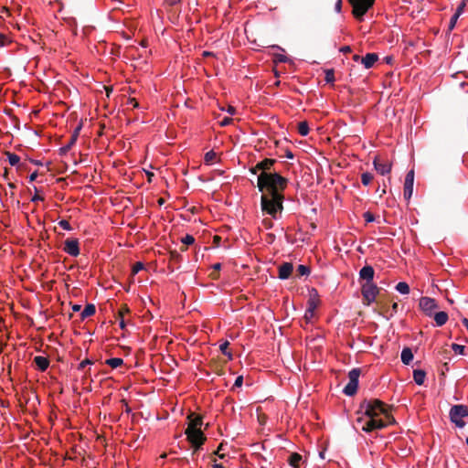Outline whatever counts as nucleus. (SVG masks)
Returning <instances> with one entry per match:
<instances>
[{
    "label": "nucleus",
    "instance_id": "1",
    "mask_svg": "<svg viewBox=\"0 0 468 468\" xmlns=\"http://www.w3.org/2000/svg\"><path fill=\"white\" fill-rule=\"evenodd\" d=\"M257 186L261 192H267L261 197V210L277 218L278 212L283 209L282 191L287 186V179L278 173H263L258 176Z\"/></svg>",
    "mask_w": 468,
    "mask_h": 468
},
{
    "label": "nucleus",
    "instance_id": "2",
    "mask_svg": "<svg viewBox=\"0 0 468 468\" xmlns=\"http://www.w3.org/2000/svg\"><path fill=\"white\" fill-rule=\"evenodd\" d=\"M388 408L383 401L375 399L371 400L365 399L360 404V410L368 420L363 424L362 430L366 432H370L375 430H381L387 427V424L382 419H377L378 416L383 414Z\"/></svg>",
    "mask_w": 468,
    "mask_h": 468
},
{
    "label": "nucleus",
    "instance_id": "3",
    "mask_svg": "<svg viewBox=\"0 0 468 468\" xmlns=\"http://www.w3.org/2000/svg\"><path fill=\"white\" fill-rule=\"evenodd\" d=\"M449 415L452 423L458 428H463L465 422L463 419L468 416V407L463 404L453 405L450 410Z\"/></svg>",
    "mask_w": 468,
    "mask_h": 468
},
{
    "label": "nucleus",
    "instance_id": "4",
    "mask_svg": "<svg viewBox=\"0 0 468 468\" xmlns=\"http://www.w3.org/2000/svg\"><path fill=\"white\" fill-rule=\"evenodd\" d=\"M379 291L380 289L373 282H365L361 288L364 303L370 305L374 303Z\"/></svg>",
    "mask_w": 468,
    "mask_h": 468
},
{
    "label": "nucleus",
    "instance_id": "5",
    "mask_svg": "<svg viewBox=\"0 0 468 468\" xmlns=\"http://www.w3.org/2000/svg\"><path fill=\"white\" fill-rule=\"evenodd\" d=\"M375 0H350L353 10L352 14L356 18L361 20L367 10L374 5Z\"/></svg>",
    "mask_w": 468,
    "mask_h": 468
},
{
    "label": "nucleus",
    "instance_id": "6",
    "mask_svg": "<svg viewBox=\"0 0 468 468\" xmlns=\"http://www.w3.org/2000/svg\"><path fill=\"white\" fill-rule=\"evenodd\" d=\"M185 433L187 437V441L194 447V452H193V454H194L204 444L207 438L201 430L186 429Z\"/></svg>",
    "mask_w": 468,
    "mask_h": 468
},
{
    "label": "nucleus",
    "instance_id": "7",
    "mask_svg": "<svg viewBox=\"0 0 468 468\" xmlns=\"http://www.w3.org/2000/svg\"><path fill=\"white\" fill-rule=\"evenodd\" d=\"M361 374L360 368H353L348 373L349 381L344 388V393L346 396H354L357 391L358 378Z\"/></svg>",
    "mask_w": 468,
    "mask_h": 468
},
{
    "label": "nucleus",
    "instance_id": "8",
    "mask_svg": "<svg viewBox=\"0 0 468 468\" xmlns=\"http://www.w3.org/2000/svg\"><path fill=\"white\" fill-rule=\"evenodd\" d=\"M275 162V159L265 158L259 162L254 167H251L250 171L254 175L257 174V172L260 170L261 171L260 175H262L263 173H270L269 171L271 169Z\"/></svg>",
    "mask_w": 468,
    "mask_h": 468
},
{
    "label": "nucleus",
    "instance_id": "9",
    "mask_svg": "<svg viewBox=\"0 0 468 468\" xmlns=\"http://www.w3.org/2000/svg\"><path fill=\"white\" fill-rule=\"evenodd\" d=\"M413 184H414V171L410 170L407 173L404 183V191L403 196L406 200H409L413 192Z\"/></svg>",
    "mask_w": 468,
    "mask_h": 468
},
{
    "label": "nucleus",
    "instance_id": "10",
    "mask_svg": "<svg viewBox=\"0 0 468 468\" xmlns=\"http://www.w3.org/2000/svg\"><path fill=\"white\" fill-rule=\"evenodd\" d=\"M373 165L377 172L382 176H385L391 171V164L388 161H384L378 155L374 158Z\"/></svg>",
    "mask_w": 468,
    "mask_h": 468
},
{
    "label": "nucleus",
    "instance_id": "11",
    "mask_svg": "<svg viewBox=\"0 0 468 468\" xmlns=\"http://www.w3.org/2000/svg\"><path fill=\"white\" fill-rule=\"evenodd\" d=\"M63 250L70 256L80 255L79 240L77 239H67L64 242Z\"/></svg>",
    "mask_w": 468,
    "mask_h": 468
},
{
    "label": "nucleus",
    "instance_id": "12",
    "mask_svg": "<svg viewBox=\"0 0 468 468\" xmlns=\"http://www.w3.org/2000/svg\"><path fill=\"white\" fill-rule=\"evenodd\" d=\"M420 309L429 316L431 315L432 310L438 307L436 301L430 297H421L419 303Z\"/></svg>",
    "mask_w": 468,
    "mask_h": 468
},
{
    "label": "nucleus",
    "instance_id": "13",
    "mask_svg": "<svg viewBox=\"0 0 468 468\" xmlns=\"http://www.w3.org/2000/svg\"><path fill=\"white\" fill-rule=\"evenodd\" d=\"M292 270H293L292 263L283 262L282 264H281L279 266L278 277L282 280H286L291 276Z\"/></svg>",
    "mask_w": 468,
    "mask_h": 468
},
{
    "label": "nucleus",
    "instance_id": "14",
    "mask_svg": "<svg viewBox=\"0 0 468 468\" xmlns=\"http://www.w3.org/2000/svg\"><path fill=\"white\" fill-rule=\"evenodd\" d=\"M80 130H81V125H79L75 128V130L73 131V133L70 136L69 143L60 148V152L62 154L69 152L71 149V147L75 144V143L79 137Z\"/></svg>",
    "mask_w": 468,
    "mask_h": 468
},
{
    "label": "nucleus",
    "instance_id": "15",
    "mask_svg": "<svg viewBox=\"0 0 468 468\" xmlns=\"http://www.w3.org/2000/svg\"><path fill=\"white\" fill-rule=\"evenodd\" d=\"M375 271L372 266L366 265L359 271V277L365 280V282H373Z\"/></svg>",
    "mask_w": 468,
    "mask_h": 468
},
{
    "label": "nucleus",
    "instance_id": "16",
    "mask_svg": "<svg viewBox=\"0 0 468 468\" xmlns=\"http://www.w3.org/2000/svg\"><path fill=\"white\" fill-rule=\"evenodd\" d=\"M187 418L189 420V423L186 429L201 430V426L203 424V419L201 416L190 413Z\"/></svg>",
    "mask_w": 468,
    "mask_h": 468
},
{
    "label": "nucleus",
    "instance_id": "17",
    "mask_svg": "<svg viewBox=\"0 0 468 468\" xmlns=\"http://www.w3.org/2000/svg\"><path fill=\"white\" fill-rule=\"evenodd\" d=\"M378 56L376 53H367L365 57L361 58L362 64L366 69H370L373 65L378 61Z\"/></svg>",
    "mask_w": 468,
    "mask_h": 468
},
{
    "label": "nucleus",
    "instance_id": "18",
    "mask_svg": "<svg viewBox=\"0 0 468 468\" xmlns=\"http://www.w3.org/2000/svg\"><path fill=\"white\" fill-rule=\"evenodd\" d=\"M34 363L40 371H45L49 366V360L46 356H37L34 358Z\"/></svg>",
    "mask_w": 468,
    "mask_h": 468
},
{
    "label": "nucleus",
    "instance_id": "19",
    "mask_svg": "<svg viewBox=\"0 0 468 468\" xmlns=\"http://www.w3.org/2000/svg\"><path fill=\"white\" fill-rule=\"evenodd\" d=\"M413 360V353L410 347H404L401 352V361L404 365H410Z\"/></svg>",
    "mask_w": 468,
    "mask_h": 468
},
{
    "label": "nucleus",
    "instance_id": "20",
    "mask_svg": "<svg viewBox=\"0 0 468 468\" xmlns=\"http://www.w3.org/2000/svg\"><path fill=\"white\" fill-rule=\"evenodd\" d=\"M426 372L422 369H415L413 371V379L417 385H422L424 383Z\"/></svg>",
    "mask_w": 468,
    "mask_h": 468
},
{
    "label": "nucleus",
    "instance_id": "21",
    "mask_svg": "<svg viewBox=\"0 0 468 468\" xmlns=\"http://www.w3.org/2000/svg\"><path fill=\"white\" fill-rule=\"evenodd\" d=\"M448 320V314L445 312H438L434 314V321L438 326H442Z\"/></svg>",
    "mask_w": 468,
    "mask_h": 468
},
{
    "label": "nucleus",
    "instance_id": "22",
    "mask_svg": "<svg viewBox=\"0 0 468 468\" xmlns=\"http://www.w3.org/2000/svg\"><path fill=\"white\" fill-rule=\"evenodd\" d=\"M95 312H96L95 305L92 303H89L84 307L83 311L81 312L80 318L82 320H84L87 317L93 315L95 314Z\"/></svg>",
    "mask_w": 468,
    "mask_h": 468
},
{
    "label": "nucleus",
    "instance_id": "23",
    "mask_svg": "<svg viewBox=\"0 0 468 468\" xmlns=\"http://www.w3.org/2000/svg\"><path fill=\"white\" fill-rule=\"evenodd\" d=\"M302 459L303 458L301 454L293 452L289 456L288 462L290 465L292 466L293 468H299Z\"/></svg>",
    "mask_w": 468,
    "mask_h": 468
},
{
    "label": "nucleus",
    "instance_id": "24",
    "mask_svg": "<svg viewBox=\"0 0 468 468\" xmlns=\"http://www.w3.org/2000/svg\"><path fill=\"white\" fill-rule=\"evenodd\" d=\"M106 364L112 368H116L123 364L122 358L113 357L106 360Z\"/></svg>",
    "mask_w": 468,
    "mask_h": 468
},
{
    "label": "nucleus",
    "instance_id": "25",
    "mask_svg": "<svg viewBox=\"0 0 468 468\" xmlns=\"http://www.w3.org/2000/svg\"><path fill=\"white\" fill-rule=\"evenodd\" d=\"M396 290L402 294H408L410 292V286L407 282H400L396 285Z\"/></svg>",
    "mask_w": 468,
    "mask_h": 468
},
{
    "label": "nucleus",
    "instance_id": "26",
    "mask_svg": "<svg viewBox=\"0 0 468 468\" xmlns=\"http://www.w3.org/2000/svg\"><path fill=\"white\" fill-rule=\"evenodd\" d=\"M5 154L8 158V162L11 165H16L19 163L20 157L17 154L10 153V152H6Z\"/></svg>",
    "mask_w": 468,
    "mask_h": 468
},
{
    "label": "nucleus",
    "instance_id": "27",
    "mask_svg": "<svg viewBox=\"0 0 468 468\" xmlns=\"http://www.w3.org/2000/svg\"><path fill=\"white\" fill-rule=\"evenodd\" d=\"M385 417L384 422L388 425L395 423L394 417L390 414V408L388 407L382 414Z\"/></svg>",
    "mask_w": 468,
    "mask_h": 468
},
{
    "label": "nucleus",
    "instance_id": "28",
    "mask_svg": "<svg viewBox=\"0 0 468 468\" xmlns=\"http://www.w3.org/2000/svg\"><path fill=\"white\" fill-rule=\"evenodd\" d=\"M298 133L302 136H305V135L308 134V133H309V126H308V123L306 122H301L298 124Z\"/></svg>",
    "mask_w": 468,
    "mask_h": 468
},
{
    "label": "nucleus",
    "instance_id": "29",
    "mask_svg": "<svg viewBox=\"0 0 468 468\" xmlns=\"http://www.w3.org/2000/svg\"><path fill=\"white\" fill-rule=\"evenodd\" d=\"M310 274V268L306 265H299L296 270V275L302 277Z\"/></svg>",
    "mask_w": 468,
    "mask_h": 468
},
{
    "label": "nucleus",
    "instance_id": "30",
    "mask_svg": "<svg viewBox=\"0 0 468 468\" xmlns=\"http://www.w3.org/2000/svg\"><path fill=\"white\" fill-rule=\"evenodd\" d=\"M229 342L225 341L224 343L220 344L219 349L224 355L228 356L229 360H231L232 354H231V352L229 351Z\"/></svg>",
    "mask_w": 468,
    "mask_h": 468
},
{
    "label": "nucleus",
    "instance_id": "31",
    "mask_svg": "<svg viewBox=\"0 0 468 468\" xmlns=\"http://www.w3.org/2000/svg\"><path fill=\"white\" fill-rule=\"evenodd\" d=\"M373 180V175L371 173L366 172L361 175V182L364 186H368Z\"/></svg>",
    "mask_w": 468,
    "mask_h": 468
},
{
    "label": "nucleus",
    "instance_id": "32",
    "mask_svg": "<svg viewBox=\"0 0 468 468\" xmlns=\"http://www.w3.org/2000/svg\"><path fill=\"white\" fill-rule=\"evenodd\" d=\"M325 77L324 80L327 83H333L335 81V71L333 69H328L324 70Z\"/></svg>",
    "mask_w": 468,
    "mask_h": 468
},
{
    "label": "nucleus",
    "instance_id": "33",
    "mask_svg": "<svg viewBox=\"0 0 468 468\" xmlns=\"http://www.w3.org/2000/svg\"><path fill=\"white\" fill-rule=\"evenodd\" d=\"M216 157H217V154L213 150L208 151L207 153H206L205 157H204L205 163L210 164L216 159Z\"/></svg>",
    "mask_w": 468,
    "mask_h": 468
},
{
    "label": "nucleus",
    "instance_id": "34",
    "mask_svg": "<svg viewBox=\"0 0 468 468\" xmlns=\"http://www.w3.org/2000/svg\"><path fill=\"white\" fill-rule=\"evenodd\" d=\"M213 271L210 273V277L213 279V280H217L218 278V271L219 270L221 269V264L220 263H215L213 266Z\"/></svg>",
    "mask_w": 468,
    "mask_h": 468
},
{
    "label": "nucleus",
    "instance_id": "35",
    "mask_svg": "<svg viewBox=\"0 0 468 468\" xmlns=\"http://www.w3.org/2000/svg\"><path fill=\"white\" fill-rule=\"evenodd\" d=\"M144 263L141 262V261H138L136 262L133 266V269H132V274L133 275H135L136 273H138L140 271H142L144 269Z\"/></svg>",
    "mask_w": 468,
    "mask_h": 468
},
{
    "label": "nucleus",
    "instance_id": "36",
    "mask_svg": "<svg viewBox=\"0 0 468 468\" xmlns=\"http://www.w3.org/2000/svg\"><path fill=\"white\" fill-rule=\"evenodd\" d=\"M184 245H192L195 242V239L192 235H186L181 239Z\"/></svg>",
    "mask_w": 468,
    "mask_h": 468
},
{
    "label": "nucleus",
    "instance_id": "37",
    "mask_svg": "<svg viewBox=\"0 0 468 468\" xmlns=\"http://www.w3.org/2000/svg\"><path fill=\"white\" fill-rule=\"evenodd\" d=\"M130 312L129 307L126 304L122 305L121 309L118 312V318H124V314Z\"/></svg>",
    "mask_w": 468,
    "mask_h": 468
},
{
    "label": "nucleus",
    "instance_id": "38",
    "mask_svg": "<svg viewBox=\"0 0 468 468\" xmlns=\"http://www.w3.org/2000/svg\"><path fill=\"white\" fill-rule=\"evenodd\" d=\"M58 225L63 229H66V230H71L72 228L70 226V224L69 223L68 220L66 219H62L58 222Z\"/></svg>",
    "mask_w": 468,
    "mask_h": 468
},
{
    "label": "nucleus",
    "instance_id": "39",
    "mask_svg": "<svg viewBox=\"0 0 468 468\" xmlns=\"http://www.w3.org/2000/svg\"><path fill=\"white\" fill-rule=\"evenodd\" d=\"M288 60H289V58L282 54H276L274 56L275 62H287Z\"/></svg>",
    "mask_w": 468,
    "mask_h": 468
},
{
    "label": "nucleus",
    "instance_id": "40",
    "mask_svg": "<svg viewBox=\"0 0 468 468\" xmlns=\"http://www.w3.org/2000/svg\"><path fill=\"white\" fill-rule=\"evenodd\" d=\"M363 217H364L365 220L368 223L373 222L375 220L374 215L369 211L365 212Z\"/></svg>",
    "mask_w": 468,
    "mask_h": 468
},
{
    "label": "nucleus",
    "instance_id": "41",
    "mask_svg": "<svg viewBox=\"0 0 468 468\" xmlns=\"http://www.w3.org/2000/svg\"><path fill=\"white\" fill-rule=\"evenodd\" d=\"M466 5V0H463L460 5H458L455 14H458V16H461V14L463 12L464 7Z\"/></svg>",
    "mask_w": 468,
    "mask_h": 468
},
{
    "label": "nucleus",
    "instance_id": "42",
    "mask_svg": "<svg viewBox=\"0 0 468 468\" xmlns=\"http://www.w3.org/2000/svg\"><path fill=\"white\" fill-rule=\"evenodd\" d=\"M460 16H458V14H455L452 16L451 20H450V24H449V28L452 30L454 27H455V24L458 20Z\"/></svg>",
    "mask_w": 468,
    "mask_h": 468
},
{
    "label": "nucleus",
    "instance_id": "43",
    "mask_svg": "<svg viewBox=\"0 0 468 468\" xmlns=\"http://www.w3.org/2000/svg\"><path fill=\"white\" fill-rule=\"evenodd\" d=\"M262 225L265 229H270L273 227V222L271 218H264L262 220Z\"/></svg>",
    "mask_w": 468,
    "mask_h": 468
},
{
    "label": "nucleus",
    "instance_id": "44",
    "mask_svg": "<svg viewBox=\"0 0 468 468\" xmlns=\"http://www.w3.org/2000/svg\"><path fill=\"white\" fill-rule=\"evenodd\" d=\"M452 348L454 350L455 353L463 354L464 350V346L457 344H452Z\"/></svg>",
    "mask_w": 468,
    "mask_h": 468
},
{
    "label": "nucleus",
    "instance_id": "45",
    "mask_svg": "<svg viewBox=\"0 0 468 468\" xmlns=\"http://www.w3.org/2000/svg\"><path fill=\"white\" fill-rule=\"evenodd\" d=\"M242 384H243V377L242 376H239L236 378L235 382H234L233 388H239V387L242 386Z\"/></svg>",
    "mask_w": 468,
    "mask_h": 468
},
{
    "label": "nucleus",
    "instance_id": "46",
    "mask_svg": "<svg viewBox=\"0 0 468 468\" xmlns=\"http://www.w3.org/2000/svg\"><path fill=\"white\" fill-rule=\"evenodd\" d=\"M93 362L90 359H85L83 361H81L79 365V369L80 370H82L87 365H91Z\"/></svg>",
    "mask_w": 468,
    "mask_h": 468
},
{
    "label": "nucleus",
    "instance_id": "47",
    "mask_svg": "<svg viewBox=\"0 0 468 468\" xmlns=\"http://www.w3.org/2000/svg\"><path fill=\"white\" fill-rule=\"evenodd\" d=\"M314 316L313 311L310 309V307L307 308L304 314V319L309 322L310 319Z\"/></svg>",
    "mask_w": 468,
    "mask_h": 468
},
{
    "label": "nucleus",
    "instance_id": "48",
    "mask_svg": "<svg viewBox=\"0 0 468 468\" xmlns=\"http://www.w3.org/2000/svg\"><path fill=\"white\" fill-rule=\"evenodd\" d=\"M342 5H343L342 0H337V1L335 2V12H337V13H340V12H341V10H342Z\"/></svg>",
    "mask_w": 468,
    "mask_h": 468
},
{
    "label": "nucleus",
    "instance_id": "49",
    "mask_svg": "<svg viewBox=\"0 0 468 468\" xmlns=\"http://www.w3.org/2000/svg\"><path fill=\"white\" fill-rule=\"evenodd\" d=\"M399 305L397 303H394L391 306V313L389 315H387L386 317L388 318L389 316H392L394 314L398 312Z\"/></svg>",
    "mask_w": 468,
    "mask_h": 468
},
{
    "label": "nucleus",
    "instance_id": "50",
    "mask_svg": "<svg viewBox=\"0 0 468 468\" xmlns=\"http://www.w3.org/2000/svg\"><path fill=\"white\" fill-rule=\"evenodd\" d=\"M223 450V443H220L218 447L217 451L215 452V454H217L220 459H223L225 457L224 454H221L220 452Z\"/></svg>",
    "mask_w": 468,
    "mask_h": 468
},
{
    "label": "nucleus",
    "instance_id": "51",
    "mask_svg": "<svg viewBox=\"0 0 468 468\" xmlns=\"http://www.w3.org/2000/svg\"><path fill=\"white\" fill-rule=\"evenodd\" d=\"M231 122H232V119H231V118L225 117V118L220 122V125H221V126H227V125H229Z\"/></svg>",
    "mask_w": 468,
    "mask_h": 468
},
{
    "label": "nucleus",
    "instance_id": "52",
    "mask_svg": "<svg viewBox=\"0 0 468 468\" xmlns=\"http://www.w3.org/2000/svg\"><path fill=\"white\" fill-rule=\"evenodd\" d=\"M170 255H171V258L173 260H175V261H178L180 259V257H181L180 254L177 251H176V250L171 251Z\"/></svg>",
    "mask_w": 468,
    "mask_h": 468
},
{
    "label": "nucleus",
    "instance_id": "53",
    "mask_svg": "<svg viewBox=\"0 0 468 468\" xmlns=\"http://www.w3.org/2000/svg\"><path fill=\"white\" fill-rule=\"evenodd\" d=\"M165 3L168 5H176L181 2V0H164Z\"/></svg>",
    "mask_w": 468,
    "mask_h": 468
},
{
    "label": "nucleus",
    "instance_id": "54",
    "mask_svg": "<svg viewBox=\"0 0 468 468\" xmlns=\"http://www.w3.org/2000/svg\"><path fill=\"white\" fill-rule=\"evenodd\" d=\"M128 103L132 104L133 107H134V108H137L139 106V103L137 102V101L134 98H129Z\"/></svg>",
    "mask_w": 468,
    "mask_h": 468
},
{
    "label": "nucleus",
    "instance_id": "55",
    "mask_svg": "<svg viewBox=\"0 0 468 468\" xmlns=\"http://www.w3.org/2000/svg\"><path fill=\"white\" fill-rule=\"evenodd\" d=\"M340 51L343 53H350L352 49L350 46H344L340 48Z\"/></svg>",
    "mask_w": 468,
    "mask_h": 468
},
{
    "label": "nucleus",
    "instance_id": "56",
    "mask_svg": "<svg viewBox=\"0 0 468 468\" xmlns=\"http://www.w3.org/2000/svg\"><path fill=\"white\" fill-rule=\"evenodd\" d=\"M44 198L42 197H40L39 195L36 194L33 196V197L31 198V201L32 202H36V201H38V200H43Z\"/></svg>",
    "mask_w": 468,
    "mask_h": 468
},
{
    "label": "nucleus",
    "instance_id": "57",
    "mask_svg": "<svg viewBox=\"0 0 468 468\" xmlns=\"http://www.w3.org/2000/svg\"><path fill=\"white\" fill-rule=\"evenodd\" d=\"M266 419H267L266 415H264V414L259 415V421L261 422V424H264L266 421Z\"/></svg>",
    "mask_w": 468,
    "mask_h": 468
},
{
    "label": "nucleus",
    "instance_id": "58",
    "mask_svg": "<svg viewBox=\"0 0 468 468\" xmlns=\"http://www.w3.org/2000/svg\"><path fill=\"white\" fill-rule=\"evenodd\" d=\"M37 172H34V173H32V174L30 175V176H29V181H30V182L35 181V180H36V178H37Z\"/></svg>",
    "mask_w": 468,
    "mask_h": 468
},
{
    "label": "nucleus",
    "instance_id": "59",
    "mask_svg": "<svg viewBox=\"0 0 468 468\" xmlns=\"http://www.w3.org/2000/svg\"><path fill=\"white\" fill-rule=\"evenodd\" d=\"M125 326H126V324H125L124 318H120V327L122 329H124Z\"/></svg>",
    "mask_w": 468,
    "mask_h": 468
},
{
    "label": "nucleus",
    "instance_id": "60",
    "mask_svg": "<svg viewBox=\"0 0 468 468\" xmlns=\"http://www.w3.org/2000/svg\"><path fill=\"white\" fill-rule=\"evenodd\" d=\"M202 56L207 58V57H212V56H214V54L209 51H203Z\"/></svg>",
    "mask_w": 468,
    "mask_h": 468
},
{
    "label": "nucleus",
    "instance_id": "61",
    "mask_svg": "<svg viewBox=\"0 0 468 468\" xmlns=\"http://www.w3.org/2000/svg\"><path fill=\"white\" fill-rule=\"evenodd\" d=\"M308 307H310V309L314 312V308H315V304L314 303V302H310V300L308 301Z\"/></svg>",
    "mask_w": 468,
    "mask_h": 468
},
{
    "label": "nucleus",
    "instance_id": "62",
    "mask_svg": "<svg viewBox=\"0 0 468 468\" xmlns=\"http://www.w3.org/2000/svg\"><path fill=\"white\" fill-rule=\"evenodd\" d=\"M462 323L466 327V329L468 331V319L467 318H463Z\"/></svg>",
    "mask_w": 468,
    "mask_h": 468
},
{
    "label": "nucleus",
    "instance_id": "63",
    "mask_svg": "<svg viewBox=\"0 0 468 468\" xmlns=\"http://www.w3.org/2000/svg\"><path fill=\"white\" fill-rule=\"evenodd\" d=\"M286 157L289 158V159H292L293 158V154L291 151H288L286 153Z\"/></svg>",
    "mask_w": 468,
    "mask_h": 468
},
{
    "label": "nucleus",
    "instance_id": "64",
    "mask_svg": "<svg viewBox=\"0 0 468 468\" xmlns=\"http://www.w3.org/2000/svg\"><path fill=\"white\" fill-rule=\"evenodd\" d=\"M213 468H225L221 463L213 464Z\"/></svg>",
    "mask_w": 468,
    "mask_h": 468
}]
</instances>
